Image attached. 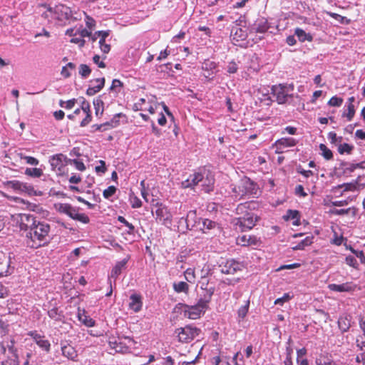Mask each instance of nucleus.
I'll return each mask as SVG.
<instances>
[{
    "label": "nucleus",
    "mask_w": 365,
    "mask_h": 365,
    "mask_svg": "<svg viewBox=\"0 0 365 365\" xmlns=\"http://www.w3.org/2000/svg\"><path fill=\"white\" fill-rule=\"evenodd\" d=\"M241 263L234 259H229L226 261L225 264L222 268V272L227 274H232L237 270L241 269Z\"/></svg>",
    "instance_id": "nucleus-17"
},
{
    "label": "nucleus",
    "mask_w": 365,
    "mask_h": 365,
    "mask_svg": "<svg viewBox=\"0 0 365 365\" xmlns=\"http://www.w3.org/2000/svg\"><path fill=\"white\" fill-rule=\"evenodd\" d=\"M81 109L85 113H91V107L89 103L85 100V98H81Z\"/></svg>",
    "instance_id": "nucleus-53"
},
{
    "label": "nucleus",
    "mask_w": 365,
    "mask_h": 365,
    "mask_svg": "<svg viewBox=\"0 0 365 365\" xmlns=\"http://www.w3.org/2000/svg\"><path fill=\"white\" fill-rule=\"evenodd\" d=\"M93 106L96 115H102L103 113V101L100 98H97L93 100Z\"/></svg>",
    "instance_id": "nucleus-36"
},
{
    "label": "nucleus",
    "mask_w": 365,
    "mask_h": 365,
    "mask_svg": "<svg viewBox=\"0 0 365 365\" xmlns=\"http://www.w3.org/2000/svg\"><path fill=\"white\" fill-rule=\"evenodd\" d=\"M174 290L176 292H185L187 293L189 289L188 284L185 282H180L178 283H174L173 284Z\"/></svg>",
    "instance_id": "nucleus-34"
},
{
    "label": "nucleus",
    "mask_w": 365,
    "mask_h": 365,
    "mask_svg": "<svg viewBox=\"0 0 365 365\" xmlns=\"http://www.w3.org/2000/svg\"><path fill=\"white\" fill-rule=\"evenodd\" d=\"M233 39L236 41L244 40L247 37V34L242 29L235 27L232 29L231 31Z\"/></svg>",
    "instance_id": "nucleus-30"
},
{
    "label": "nucleus",
    "mask_w": 365,
    "mask_h": 365,
    "mask_svg": "<svg viewBox=\"0 0 365 365\" xmlns=\"http://www.w3.org/2000/svg\"><path fill=\"white\" fill-rule=\"evenodd\" d=\"M343 98L337 97V96H333L331 98V99L329 101L328 104L330 106H335V107H339L343 103Z\"/></svg>",
    "instance_id": "nucleus-50"
},
{
    "label": "nucleus",
    "mask_w": 365,
    "mask_h": 365,
    "mask_svg": "<svg viewBox=\"0 0 365 365\" xmlns=\"http://www.w3.org/2000/svg\"><path fill=\"white\" fill-rule=\"evenodd\" d=\"M272 91L274 96L276 97L279 104L285 103L289 98L292 97L294 91L293 84H279L272 87Z\"/></svg>",
    "instance_id": "nucleus-3"
},
{
    "label": "nucleus",
    "mask_w": 365,
    "mask_h": 365,
    "mask_svg": "<svg viewBox=\"0 0 365 365\" xmlns=\"http://www.w3.org/2000/svg\"><path fill=\"white\" fill-rule=\"evenodd\" d=\"M338 169L341 170V174L343 175L350 174L356 170L354 163H349L344 161L340 163Z\"/></svg>",
    "instance_id": "nucleus-28"
},
{
    "label": "nucleus",
    "mask_w": 365,
    "mask_h": 365,
    "mask_svg": "<svg viewBox=\"0 0 365 365\" xmlns=\"http://www.w3.org/2000/svg\"><path fill=\"white\" fill-rule=\"evenodd\" d=\"M101 165H98L95 168L96 173H105L106 171V163L103 160H100Z\"/></svg>",
    "instance_id": "nucleus-63"
},
{
    "label": "nucleus",
    "mask_w": 365,
    "mask_h": 365,
    "mask_svg": "<svg viewBox=\"0 0 365 365\" xmlns=\"http://www.w3.org/2000/svg\"><path fill=\"white\" fill-rule=\"evenodd\" d=\"M358 183H359V181L358 180L353 182H349V183H344V184H341V185H339L337 186V187L340 188V187H344V191L346 192V191H354L357 189V185H358Z\"/></svg>",
    "instance_id": "nucleus-37"
},
{
    "label": "nucleus",
    "mask_w": 365,
    "mask_h": 365,
    "mask_svg": "<svg viewBox=\"0 0 365 365\" xmlns=\"http://www.w3.org/2000/svg\"><path fill=\"white\" fill-rule=\"evenodd\" d=\"M297 141L293 138H282L277 140L274 145L276 147L277 153H282L284 149L296 145Z\"/></svg>",
    "instance_id": "nucleus-14"
},
{
    "label": "nucleus",
    "mask_w": 365,
    "mask_h": 365,
    "mask_svg": "<svg viewBox=\"0 0 365 365\" xmlns=\"http://www.w3.org/2000/svg\"><path fill=\"white\" fill-rule=\"evenodd\" d=\"M312 237H307L305 239L299 242L295 247H293L292 249L294 250H304L305 247L309 246L312 243Z\"/></svg>",
    "instance_id": "nucleus-33"
},
{
    "label": "nucleus",
    "mask_w": 365,
    "mask_h": 365,
    "mask_svg": "<svg viewBox=\"0 0 365 365\" xmlns=\"http://www.w3.org/2000/svg\"><path fill=\"white\" fill-rule=\"evenodd\" d=\"M292 297V296H291L289 293H285L282 297L278 298L274 301V304L282 305L284 302L289 301Z\"/></svg>",
    "instance_id": "nucleus-52"
},
{
    "label": "nucleus",
    "mask_w": 365,
    "mask_h": 365,
    "mask_svg": "<svg viewBox=\"0 0 365 365\" xmlns=\"http://www.w3.org/2000/svg\"><path fill=\"white\" fill-rule=\"evenodd\" d=\"M55 207L58 212L68 215L72 206L67 203H58Z\"/></svg>",
    "instance_id": "nucleus-40"
},
{
    "label": "nucleus",
    "mask_w": 365,
    "mask_h": 365,
    "mask_svg": "<svg viewBox=\"0 0 365 365\" xmlns=\"http://www.w3.org/2000/svg\"><path fill=\"white\" fill-rule=\"evenodd\" d=\"M25 173L29 176L39 178L43 175L42 170L40 168H26Z\"/></svg>",
    "instance_id": "nucleus-43"
},
{
    "label": "nucleus",
    "mask_w": 365,
    "mask_h": 365,
    "mask_svg": "<svg viewBox=\"0 0 365 365\" xmlns=\"http://www.w3.org/2000/svg\"><path fill=\"white\" fill-rule=\"evenodd\" d=\"M129 308L135 312H139L142 308V302L140 297L137 294H132L130 297Z\"/></svg>",
    "instance_id": "nucleus-25"
},
{
    "label": "nucleus",
    "mask_w": 365,
    "mask_h": 365,
    "mask_svg": "<svg viewBox=\"0 0 365 365\" xmlns=\"http://www.w3.org/2000/svg\"><path fill=\"white\" fill-rule=\"evenodd\" d=\"M6 185L8 188H11L18 192H27L31 187V186L28 185L26 183H24L19 180L7 181L6 182Z\"/></svg>",
    "instance_id": "nucleus-20"
},
{
    "label": "nucleus",
    "mask_w": 365,
    "mask_h": 365,
    "mask_svg": "<svg viewBox=\"0 0 365 365\" xmlns=\"http://www.w3.org/2000/svg\"><path fill=\"white\" fill-rule=\"evenodd\" d=\"M355 115V108L354 105H347V113H344L343 116L346 117L349 121L351 120Z\"/></svg>",
    "instance_id": "nucleus-46"
},
{
    "label": "nucleus",
    "mask_w": 365,
    "mask_h": 365,
    "mask_svg": "<svg viewBox=\"0 0 365 365\" xmlns=\"http://www.w3.org/2000/svg\"><path fill=\"white\" fill-rule=\"evenodd\" d=\"M28 335L31 336L36 344L43 351L49 352L51 349V344L48 340L45 339L44 336L39 334L36 331H31Z\"/></svg>",
    "instance_id": "nucleus-12"
},
{
    "label": "nucleus",
    "mask_w": 365,
    "mask_h": 365,
    "mask_svg": "<svg viewBox=\"0 0 365 365\" xmlns=\"http://www.w3.org/2000/svg\"><path fill=\"white\" fill-rule=\"evenodd\" d=\"M354 149V146L348 143L340 144L338 147V151L340 154L347 153L349 154Z\"/></svg>",
    "instance_id": "nucleus-42"
},
{
    "label": "nucleus",
    "mask_w": 365,
    "mask_h": 365,
    "mask_svg": "<svg viewBox=\"0 0 365 365\" xmlns=\"http://www.w3.org/2000/svg\"><path fill=\"white\" fill-rule=\"evenodd\" d=\"M92 117H91V113H86L85 118L83 119V120L81 122L80 125L81 127L86 126L91 121Z\"/></svg>",
    "instance_id": "nucleus-61"
},
{
    "label": "nucleus",
    "mask_w": 365,
    "mask_h": 365,
    "mask_svg": "<svg viewBox=\"0 0 365 365\" xmlns=\"http://www.w3.org/2000/svg\"><path fill=\"white\" fill-rule=\"evenodd\" d=\"M115 191L116 187L113 185H111L103 191V195L105 198L108 199L115 194Z\"/></svg>",
    "instance_id": "nucleus-51"
},
{
    "label": "nucleus",
    "mask_w": 365,
    "mask_h": 365,
    "mask_svg": "<svg viewBox=\"0 0 365 365\" xmlns=\"http://www.w3.org/2000/svg\"><path fill=\"white\" fill-rule=\"evenodd\" d=\"M19 223L21 230L29 231L36 225L38 222L33 215L21 213L19 215Z\"/></svg>",
    "instance_id": "nucleus-11"
},
{
    "label": "nucleus",
    "mask_w": 365,
    "mask_h": 365,
    "mask_svg": "<svg viewBox=\"0 0 365 365\" xmlns=\"http://www.w3.org/2000/svg\"><path fill=\"white\" fill-rule=\"evenodd\" d=\"M128 257L118 262L114 267L112 269L110 277L116 279L120 274L123 269H125L126 264L128 263Z\"/></svg>",
    "instance_id": "nucleus-24"
},
{
    "label": "nucleus",
    "mask_w": 365,
    "mask_h": 365,
    "mask_svg": "<svg viewBox=\"0 0 365 365\" xmlns=\"http://www.w3.org/2000/svg\"><path fill=\"white\" fill-rule=\"evenodd\" d=\"M156 207L157 209L155 211L156 220L164 225H170L173 216L168 207L162 203H157Z\"/></svg>",
    "instance_id": "nucleus-9"
},
{
    "label": "nucleus",
    "mask_w": 365,
    "mask_h": 365,
    "mask_svg": "<svg viewBox=\"0 0 365 365\" xmlns=\"http://www.w3.org/2000/svg\"><path fill=\"white\" fill-rule=\"evenodd\" d=\"M250 307V300L245 302V304L242 306L237 312L238 317L241 319H244L247 315Z\"/></svg>",
    "instance_id": "nucleus-44"
},
{
    "label": "nucleus",
    "mask_w": 365,
    "mask_h": 365,
    "mask_svg": "<svg viewBox=\"0 0 365 365\" xmlns=\"http://www.w3.org/2000/svg\"><path fill=\"white\" fill-rule=\"evenodd\" d=\"M338 326L341 331H348L351 327V317L349 315L340 317L338 319Z\"/></svg>",
    "instance_id": "nucleus-27"
},
{
    "label": "nucleus",
    "mask_w": 365,
    "mask_h": 365,
    "mask_svg": "<svg viewBox=\"0 0 365 365\" xmlns=\"http://www.w3.org/2000/svg\"><path fill=\"white\" fill-rule=\"evenodd\" d=\"M238 70L237 64L235 61L228 63L227 71L229 73H235Z\"/></svg>",
    "instance_id": "nucleus-58"
},
{
    "label": "nucleus",
    "mask_w": 365,
    "mask_h": 365,
    "mask_svg": "<svg viewBox=\"0 0 365 365\" xmlns=\"http://www.w3.org/2000/svg\"><path fill=\"white\" fill-rule=\"evenodd\" d=\"M51 227L48 224L38 221L26 233V245L34 249L44 246L49 242Z\"/></svg>",
    "instance_id": "nucleus-1"
},
{
    "label": "nucleus",
    "mask_w": 365,
    "mask_h": 365,
    "mask_svg": "<svg viewBox=\"0 0 365 365\" xmlns=\"http://www.w3.org/2000/svg\"><path fill=\"white\" fill-rule=\"evenodd\" d=\"M61 351L62 355L67 359L72 360V361H77L78 358V354L76 350L73 346L71 345L67 344H61Z\"/></svg>",
    "instance_id": "nucleus-19"
},
{
    "label": "nucleus",
    "mask_w": 365,
    "mask_h": 365,
    "mask_svg": "<svg viewBox=\"0 0 365 365\" xmlns=\"http://www.w3.org/2000/svg\"><path fill=\"white\" fill-rule=\"evenodd\" d=\"M345 261L348 265H349L354 268H356L358 266V262H357L355 257H354V256L349 255V256L346 257Z\"/></svg>",
    "instance_id": "nucleus-56"
},
{
    "label": "nucleus",
    "mask_w": 365,
    "mask_h": 365,
    "mask_svg": "<svg viewBox=\"0 0 365 365\" xmlns=\"http://www.w3.org/2000/svg\"><path fill=\"white\" fill-rule=\"evenodd\" d=\"M284 218L287 220H294L293 222L294 225H299V212L297 210H289L287 212V215L284 216Z\"/></svg>",
    "instance_id": "nucleus-32"
},
{
    "label": "nucleus",
    "mask_w": 365,
    "mask_h": 365,
    "mask_svg": "<svg viewBox=\"0 0 365 365\" xmlns=\"http://www.w3.org/2000/svg\"><path fill=\"white\" fill-rule=\"evenodd\" d=\"M67 215L73 220L79 221L84 224H88L90 221L89 217L86 214L78 212V208L77 207H71Z\"/></svg>",
    "instance_id": "nucleus-18"
},
{
    "label": "nucleus",
    "mask_w": 365,
    "mask_h": 365,
    "mask_svg": "<svg viewBox=\"0 0 365 365\" xmlns=\"http://www.w3.org/2000/svg\"><path fill=\"white\" fill-rule=\"evenodd\" d=\"M202 225H203V228H202L203 230H205V229L211 230L215 227L216 222L214 221H212L209 219H205L202 222Z\"/></svg>",
    "instance_id": "nucleus-57"
},
{
    "label": "nucleus",
    "mask_w": 365,
    "mask_h": 365,
    "mask_svg": "<svg viewBox=\"0 0 365 365\" xmlns=\"http://www.w3.org/2000/svg\"><path fill=\"white\" fill-rule=\"evenodd\" d=\"M295 194L301 197H306L307 195V194L304 191V187L302 185L296 186Z\"/></svg>",
    "instance_id": "nucleus-62"
},
{
    "label": "nucleus",
    "mask_w": 365,
    "mask_h": 365,
    "mask_svg": "<svg viewBox=\"0 0 365 365\" xmlns=\"http://www.w3.org/2000/svg\"><path fill=\"white\" fill-rule=\"evenodd\" d=\"M123 83L118 79H114L112 81V85L110 87V91H113L116 89L117 88H121L123 87Z\"/></svg>",
    "instance_id": "nucleus-64"
},
{
    "label": "nucleus",
    "mask_w": 365,
    "mask_h": 365,
    "mask_svg": "<svg viewBox=\"0 0 365 365\" xmlns=\"http://www.w3.org/2000/svg\"><path fill=\"white\" fill-rule=\"evenodd\" d=\"M316 365H337V364L331 359L320 356L316 359Z\"/></svg>",
    "instance_id": "nucleus-41"
},
{
    "label": "nucleus",
    "mask_w": 365,
    "mask_h": 365,
    "mask_svg": "<svg viewBox=\"0 0 365 365\" xmlns=\"http://www.w3.org/2000/svg\"><path fill=\"white\" fill-rule=\"evenodd\" d=\"M202 174L203 179L200 182V186L205 192H209L210 190H212L215 179L211 175H209L208 173H204Z\"/></svg>",
    "instance_id": "nucleus-22"
},
{
    "label": "nucleus",
    "mask_w": 365,
    "mask_h": 365,
    "mask_svg": "<svg viewBox=\"0 0 365 365\" xmlns=\"http://www.w3.org/2000/svg\"><path fill=\"white\" fill-rule=\"evenodd\" d=\"M14 255L11 252H4L0 250V277L8 276L12 273L11 258Z\"/></svg>",
    "instance_id": "nucleus-6"
},
{
    "label": "nucleus",
    "mask_w": 365,
    "mask_h": 365,
    "mask_svg": "<svg viewBox=\"0 0 365 365\" xmlns=\"http://www.w3.org/2000/svg\"><path fill=\"white\" fill-rule=\"evenodd\" d=\"M203 179L202 173H195L192 175H190L189 178L182 182V187L183 188H193L195 186L200 185V182Z\"/></svg>",
    "instance_id": "nucleus-15"
},
{
    "label": "nucleus",
    "mask_w": 365,
    "mask_h": 365,
    "mask_svg": "<svg viewBox=\"0 0 365 365\" xmlns=\"http://www.w3.org/2000/svg\"><path fill=\"white\" fill-rule=\"evenodd\" d=\"M184 275H185V279L187 282H189L190 283H192L195 282V272L192 269H191V268L187 269L184 273Z\"/></svg>",
    "instance_id": "nucleus-48"
},
{
    "label": "nucleus",
    "mask_w": 365,
    "mask_h": 365,
    "mask_svg": "<svg viewBox=\"0 0 365 365\" xmlns=\"http://www.w3.org/2000/svg\"><path fill=\"white\" fill-rule=\"evenodd\" d=\"M319 149L322 151V155L326 160H331L333 158L332 152L324 144L319 145Z\"/></svg>",
    "instance_id": "nucleus-39"
},
{
    "label": "nucleus",
    "mask_w": 365,
    "mask_h": 365,
    "mask_svg": "<svg viewBox=\"0 0 365 365\" xmlns=\"http://www.w3.org/2000/svg\"><path fill=\"white\" fill-rule=\"evenodd\" d=\"M255 189V184L250 179L242 180L237 187L233 190L237 195L243 196L248 194H252Z\"/></svg>",
    "instance_id": "nucleus-10"
},
{
    "label": "nucleus",
    "mask_w": 365,
    "mask_h": 365,
    "mask_svg": "<svg viewBox=\"0 0 365 365\" xmlns=\"http://www.w3.org/2000/svg\"><path fill=\"white\" fill-rule=\"evenodd\" d=\"M258 239L255 236L244 235L237 237V244L241 246L257 245Z\"/></svg>",
    "instance_id": "nucleus-23"
},
{
    "label": "nucleus",
    "mask_w": 365,
    "mask_h": 365,
    "mask_svg": "<svg viewBox=\"0 0 365 365\" xmlns=\"http://www.w3.org/2000/svg\"><path fill=\"white\" fill-rule=\"evenodd\" d=\"M48 11L53 14V18L58 21L68 20L72 17L71 9L63 4H58L54 7L48 6Z\"/></svg>",
    "instance_id": "nucleus-5"
},
{
    "label": "nucleus",
    "mask_w": 365,
    "mask_h": 365,
    "mask_svg": "<svg viewBox=\"0 0 365 365\" xmlns=\"http://www.w3.org/2000/svg\"><path fill=\"white\" fill-rule=\"evenodd\" d=\"M78 69V73L83 78H88L91 73V69L86 64H81Z\"/></svg>",
    "instance_id": "nucleus-38"
},
{
    "label": "nucleus",
    "mask_w": 365,
    "mask_h": 365,
    "mask_svg": "<svg viewBox=\"0 0 365 365\" xmlns=\"http://www.w3.org/2000/svg\"><path fill=\"white\" fill-rule=\"evenodd\" d=\"M195 215H196L195 211L191 210L187 213V218L185 220L187 227L190 225H191V226H194V224H192V220L195 217Z\"/></svg>",
    "instance_id": "nucleus-60"
},
{
    "label": "nucleus",
    "mask_w": 365,
    "mask_h": 365,
    "mask_svg": "<svg viewBox=\"0 0 365 365\" xmlns=\"http://www.w3.org/2000/svg\"><path fill=\"white\" fill-rule=\"evenodd\" d=\"M48 314L50 318L53 319L56 321H60L61 319V314L58 312V309L56 307L52 308L48 310Z\"/></svg>",
    "instance_id": "nucleus-45"
},
{
    "label": "nucleus",
    "mask_w": 365,
    "mask_h": 365,
    "mask_svg": "<svg viewBox=\"0 0 365 365\" xmlns=\"http://www.w3.org/2000/svg\"><path fill=\"white\" fill-rule=\"evenodd\" d=\"M205 294L201 297L195 305H184V313L186 317L191 319H197L201 314L205 313L208 307V303L212 299L214 289L204 290Z\"/></svg>",
    "instance_id": "nucleus-2"
},
{
    "label": "nucleus",
    "mask_w": 365,
    "mask_h": 365,
    "mask_svg": "<svg viewBox=\"0 0 365 365\" xmlns=\"http://www.w3.org/2000/svg\"><path fill=\"white\" fill-rule=\"evenodd\" d=\"M94 82L96 83V85L89 86L86 91V94L88 96H93L96 93H98L105 85V78H101L91 81V83Z\"/></svg>",
    "instance_id": "nucleus-21"
},
{
    "label": "nucleus",
    "mask_w": 365,
    "mask_h": 365,
    "mask_svg": "<svg viewBox=\"0 0 365 365\" xmlns=\"http://www.w3.org/2000/svg\"><path fill=\"white\" fill-rule=\"evenodd\" d=\"M131 206L133 208H138L142 206L141 200L136 196H130V197Z\"/></svg>",
    "instance_id": "nucleus-54"
},
{
    "label": "nucleus",
    "mask_w": 365,
    "mask_h": 365,
    "mask_svg": "<svg viewBox=\"0 0 365 365\" xmlns=\"http://www.w3.org/2000/svg\"><path fill=\"white\" fill-rule=\"evenodd\" d=\"M294 34L298 37L299 40L302 42L305 41H312L313 38L311 34H307L303 29L297 28Z\"/></svg>",
    "instance_id": "nucleus-29"
},
{
    "label": "nucleus",
    "mask_w": 365,
    "mask_h": 365,
    "mask_svg": "<svg viewBox=\"0 0 365 365\" xmlns=\"http://www.w3.org/2000/svg\"><path fill=\"white\" fill-rule=\"evenodd\" d=\"M69 159L64 155L60 153L51 156L49 163L51 168L57 175H62L65 173L66 166L68 164Z\"/></svg>",
    "instance_id": "nucleus-4"
},
{
    "label": "nucleus",
    "mask_w": 365,
    "mask_h": 365,
    "mask_svg": "<svg viewBox=\"0 0 365 365\" xmlns=\"http://www.w3.org/2000/svg\"><path fill=\"white\" fill-rule=\"evenodd\" d=\"M269 26L267 21L265 19H262L256 21L252 27V30L257 33L264 34L269 29Z\"/></svg>",
    "instance_id": "nucleus-26"
},
{
    "label": "nucleus",
    "mask_w": 365,
    "mask_h": 365,
    "mask_svg": "<svg viewBox=\"0 0 365 365\" xmlns=\"http://www.w3.org/2000/svg\"><path fill=\"white\" fill-rule=\"evenodd\" d=\"M118 220L119 222H120L121 223L124 224L128 228V234L134 233L135 227L131 223L128 222L124 217L118 216Z\"/></svg>",
    "instance_id": "nucleus-47"
},
{
    "label": "nucleus",
    "mask_w": 365,
    "mask_h": 365,
    "mask_svg": "<svg viewBox=\"0 0 365 365\" xmlns=\"http://www.w3.org/2000/svg\"><path fill=\"white\" fill-rule=\"evenodd\" d=\"M257 221V217L253 213L247 212L243 217L237 219L235 225L240 231L245 232L251 230Z\"/></svg>",
    "instance_id": "nucleus-7"
},
{
    "label": "nucleus",
    "mask_w": 365,
    "mask_h": 365,
    "mask_svg": "<svg viewBox=\"0 0 365 365\" xmlns=\"http://www.w3.org/2000/svg\"><path fill=\"white\" fill-rule=\"evenodd\" d=\"M21 159H24L26 163L32 165H37L38 164V160L31 156H24L22 154L20 155Z\"/></svg>",
    "instance_id": "nucleus-55"
},
{
    "label": "nucleus",
    "mask_w": 365,
    "mask_h": 365,
    "mask_svg": "<svg viewBox=\"0 0 365 365\" xmlns=\"http://www.w3.org/2000/svg\"><path fill=\"white\" fill-rule=\"evenodd\" d=\"M200 330L197 327L186 326L183 328L178 329V339L181 342L187 343L192 341L195 336H198Z\"/></svg>",
    "instance_id": "nucleus-8"
},
{
    "label": "nucleus",
    "mask_w": 365,
    "mask_h": 365,
    "mask_svg": "<svg viewBox=\"0 0 365 365\" xmlns=\"http://www.w3.org/2000/svg\"><path fill=\"white\" fill-rule=\"evenodd\" d=\"M15 341L14 339L4 341L0 344V352L6 354L8 351V357L11 359H18L17 350L14 347Z\"/></svg>",
    "instance_id": "nucleus-13"
},
{
    "label": "nucleus",
    "mask_w": 365,
    "mask_h": 365,
    "mask_svg": "<svg viewBox=\"0 0 365 365\" xmlns=\"http://www.w3.org/2000/svg\"><path fill=\"white\" fill-rule=\"evenodd\" d=\"M68 163L73 164L78 170L83 171L86 170L84 163L81 160L76 159H69Z\"/></svg>",
    "instance_id": "nucleus-49"
},
{
    "label": "nucleus",
    "mask_w": 365,
    "mask_h": 365,
    "mask_svg": "<svg viewBox=\"0 0 365 365\" xmlns=\"http://www.w3.org/2000/svg\"><path fill=\"white\" fill-rule=\"evenodd\" d=\"M108 344L110 348L114 350L115 353H126L128 351L129 346L115 337L110 338Z\"/></svg>",
    "instance_id": "nucleus-16"
},
{
    "label": "nucleus",
    "mask_w": 365,
    "mask_h": 365,
    "mask_svg": "<svg viewBox=\"0 0 365 365\" xmlns=\"http://www.w3.org/2000/svg\"><path fill=\"white\" fill-rule=\"evenodd\" d=\"M78 319L81 322H82L86 326L88 327H91L94 326L95 322L93 319L86 316L84 313L81 314L78 313Z\"/></svg>",
    "instance_id": "nucleus-35"
},
{
    "label": "nucleus",
    "mask_w": 365,
    "mask_h": 365,
    "mask_svg": "<svg viewBox=\"0 0 365 365\" xmlns=\"http://www.w3.org/2000/svg\"><path fill=\"white\" fill-rule=\"evenodd\" d=\"M350 250H351V252L354 253L355 255V256L360 259L361 263L365 262V256L364 255L363 251L355 250L351 247L350 248Z\"/></svg>",
    "instance_id": "nucleus-59"
},
{
    "label": "nucleus",
    "mask_w": 365,
    "mask_h": 365,
    "mask_svg": "<svg viewBox=\"0 0 365 365\" xmlns=\"http://www.w3.org/2000/svg\"><path fill=\"white\" fill-rule=\"evenodd\" d=\"M329 287L332 291L336 292H348L351 289V287L348 284H331L329 285Z\"/></svg>",
    "instance_id": "nucleus-31"
}]
</instances>
